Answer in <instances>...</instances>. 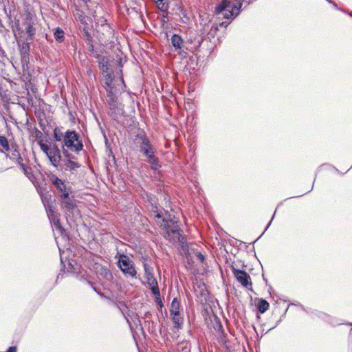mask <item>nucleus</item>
I'll return each mask as SVG.
<instances>
[{
  "mask_svg": "<svg viewBox=\"0 0 352 352\" xmlns=\"http://www.w3.org/2000/svg\"><path fill=\"white\" fill-rule=\"evenodd\" d=\"M153 212L155 223L165 230V237L173 242L179 243L182 247L184 248L186 241L182 234L177 219L175 216L172 217L171 214L165 210H163V212L157 210H153Z\"/></svg>",
  "mask_w": 352,
  "mask_h": 352,
  "instance_id": "obj_1",
  "label": "nucleus"
},
{
  "mask_svg": "<svg viewBox=\"0 0 352 352\" xmlns=\"http://www.w3.org/2000/svg\"><path fill=\"white\" fill-rule=\"evenodd\" d=\"M54 138L56 142L61 143V151L63 149L68 153H79L83 149L84 145L80 135L74 130L68 129L63 132L61 128L56 127L53 131Z\"/></svg>",
  "mask_w": 352,
  "mask_h": 352,
  "instance_id": "obj_2",
  "label": "nucleus"
},
{
  "mask_svg": "<svg viewBox=\"0 0 352 352\" xmlns=\"http://www.w3.org/2000/svg\"><path fill=\"white\" fill-rule=\"evenodd\" d=\"M91 270V268L87 267V265H85V267L82 265H62V268L60 270L56 277V283L59 279H62L64 275L75 277L80 281L89 285L94 292L103 297L104 294L101 293L97 287L94 286V283L91 280V276L90 274Z\"/></svg>",
  "mask_w": 352,
  "mask_h": 352,
  "instance_id": "obj_3",
  "label": "nucleus"
},
{
  "mask_svg": "<svg viewBox=\"0 0 352 352\" xmlns=\"http://www.w3.org/2000/svg\"><path fill=\"white\" fill-rule=\"evenodd\" d=\"M243 3L240 1H235L231 3L230 0H221L214 10V14L219 19H230V22L238 16L241 12Z\"/></svg>",
  "mask_w": 352,
  "mask_h": 352,
  "instance_id": "obj_4",
  "label": "nucleus"
},
{
  "mask_svg": "<svg viewBox=\"0 0 352 352\" xmlns=\"http://www.w3.org/2000/svg\"><path fill=\"white\" fill-rule=\"evenodd\" d=\"M146 157V162L150 164L153 170H157L161 167L159 158L155 155V150L153 145L141 151L140 152Z\"/></svg>",
  "mask_w": 352,
  "mask_h": 352,
  "instance_id": "obj_5",
  "label": "nucleus"
},
{
  "mask_svg": "<svg viewBox=\"0 0 352 352\" xmlns=\"http://www.w3.org/2000/svg\"><path fill=\"white\" fill-rule=\"evenodd\" d=\"M63 157L61 162L63 163L62 169L65 170L75 171L77 168L80 167V164L75 160L76 157L71 153H68L66 150L63 149Z\"/></svg>",
  "mask_w": 352,
  "mask_h": 352,
  "instance_id": "obj_6",
  "label": "nucleus"
},
{
  "mask_svg": "<svg viewBox=\"0 0 352 352\" xmlns=\"http://www.w3.org/2000/svg\"><path fill=\"white\" fill-rule=\"evenodd\" d=\"M35 21L36 19L34 15L30 12H28L25 14L23 25L25 26V34L28 35V41L32 40L36 34V28L34 27Z\"/></svg>",
  "mask_w": 352,
  "mask_h": 352,
  "instance_id": "obj_7",
  "label": "nucleus"
},
{
  "mask_svg": "<svg viewBox=\"0 0 352 352\" xmlns=\"http://www.w3.org/2000/svg\"><path fill=\"white\" fill-rule=\"evenodd\" d=\"M51 164L58 168L62 160L63 159L61 148H59L57 145L54 144L47 155Z\"/></svg>",
  "mask_w": 352,
  "mask_h": 352,
  "instance_id": "obj_8",
  "label": "nucleus"
},
{
  "mask_svg": "<svg viewBox=\"0 0 352 352\" xmlns=\"http://www.w3.org/2000/svg\"><path fill=\"white\" fill-rule=\"evenodd\" d=\"M146 274V278L147 280V283L149 285V289L151 291V293L155 296L159 297L160 295V292L158 287V284L156 278L154 277L153 274L149 272V265H144Z\"/></svg>",
  "mask_w": 352,
  "mask_h": 352,
  "instance_id": "obj_9",
  "label": "nucleus"
},
{
  "mask_svg": "<svg viewBox=\"0 0 352 352\" xmlns=\"http://www.w3.org/2000/svg\"><path fill=\"white\" fill-rule=\"evenodd\" d=\"M134 144L140 153L141 151L152 145L151 141L144 131L140 132L135 135Z\"/></svg>",
  "mask_w": 352,
  "mask_h": 352,
  "instance_id": "obj_10",
  "label": "nucleus"
},
{
  "mask_svg": "<svg viewBox=\"0 0 352 352\" xmlns=\"http://www.w3.org/2000/svg\"><path fill=\"white\" fill-rule=\"evenodd\" d=\"M230 266L232 267L236 278L243 287H248V285H252V283L250 282V277L245 271L236 269L234 265Z\"/></svg>",
  "mask_w": 352,
  "mask_h": 352,
  "instance_id": "obj_11",
  "label": "nucleus"
},
{
  "mask_svg": "<svg viewBox=\"0 0 352 352\" xmlns=\"http://www.w3.org/2000/svg\"><path fill=\"white\" fill-rule=\"evenodd\" d=\"M100 23H97V30L101 32L106 38H109L113 34V30L106 19H100Z\"/></svg>",
  "mask_w": 352,
  "mask_h": 352,
  "instance_id": "obj_12",
  "label": "nucleus"
},
{
  "mask_svg": "<svg viewBox=\"0 0 352 352\" xmlns=\"http://www.w3.org/2000/svg\"><path fill=\"white\" fill-rule=\"evenodd\" d=\"M92 266L95 270H97V274L99 278H104L109 281L113 278L112 273L107 265H98V267H95V265Z\"/></svg>",
  "mask_w": 352,
  "mask_h": 352,
  "instance_id": "obj_13",
  "label": "nucleus"
},
{
  "mask_svg": "<svg viewBox=\"0 0 352 352\" xmlns=\"http://www.w3.org/2000/svg\"><path fill=\"white\" fill-rule=\"evenodd\" d=\"M50 181L60 193L71 188L70 186H67L63 180L60 179L56 175H52Z\"/></svg>",
  "mask_w": 352,
  "mask_h": 352,
  "instance_id": "obj_14",
  "label": "nucleus"
},
{
  "mask_svg": "<svg viewBox=\"0 0 352 352\" xmlns=\"http://www.w3.org/2000/svg\"><path fill=\"white\" fill-rule=\"evenodd\" d=\"M126 277L136 278L137 272L134 265H118Z\"/></svg>",
  "mask_w": 352,
  "mask_h": 352,
  "instance_id": "obj_15",
  "label": "nucleus"
},
{
  "mask_svg": "<svg viewBox=\"0 0 352 352\" xmlns=\"http://www.w3.org/2000/svg\"><path fill=\"white\" fill-rule=\"evenodd\" d=\"M62 208L69 212H73L74 210L76 208V200L74 197H71L63 201L60 202Z\"/></svg>",
  "mask_w": 352,
  "mask_h": 352,
  "instance_id": "obj_16",
  "label": "nucleus"
},
{
  "mask_svg": "<svg viewBox=\"0 0 352 352\" xmlns=\"http://www.w3.org/2000/svg\"><path fill=\"white\" fill-rule=\"evenodd\" d=\"M110 108V116L116 119L122 113V109L119 107L118 102L108 103Z\"/></svg>",
  "mask_w": 352,
  "mask_h": 352,
  "instance_id": "obj_17",
  "label": "nucleus"
},
{
  "mask_svg": "<svg viewBox=\"0 0 352 352\" xmlns=\"http://www.w3.org/2000/svg\"><path fill=\"white\" fill-rule=\"evenodd\" d=\"M170 40L172 45L175 47V50H182L184 40L181 36L177 34H174Z\"/></svg>",
  "mask_w": 352,
  "mask_h": 352,
  "instance_id": "obj_18",
  "label": "nucleus"
},
{
  "mask_svg": "<svg viewBox=\"0 0 352 352\" xmlns=\"http://www.w3.org/2000/svg\"><path fill=\"white\" fill-rule=\"evenodd\" d=\"M10 149H12L11 155L6 154V157H9L12 160H16L17 163H20V162H22L23 159L21 156L19 151L17 149V146L16 145H12Z\"/></svg>",
  "mask_w": 352,
  "mask_h": 352,
  "instance_id": "obj_19",
  "label": "nucleus"
},
{
  "mask_svg": "<svg viewBox=\"0 0 352 352\" xmlns=\"http://www.w3.org/2000/svg\"><path fill=\"white\" fill-rule=\"evenodd\" d=\"M168 0H162V1H155L158 9L162 12V17H166L168 16V10L169 8Z\"/></svg>",
  "mask_w": 352,
  "mask_h": 352,
  "instance_id": "obj_20",
  "label": "nucleus"
},
{
  "mask_svg": "<svg viewBox=\"0 0 352 352\" xmlns=\"http://www.w3.org/2000/svg\"><path fill=\"white\" fill-rule=\"evenodd\" d=\"M113 305L118 309L119 312L129 322V320L126 316V311L129 310V308L126 304L124 302H113Z\"/></svg>",
  "mask_w": 352,
  "mask_h": 352,
  "instance_id": "obj_21",
  "label": "nucleus"
},
{
  "mask_svg": "<svg viewBox=\"0 0 352 352\" xmlns=\"http://www.w3.org/2000/svg\"><path fill=\"white\" fill-rule=\"evenodd\" d=\"M170 315L172 316L173 322L175 324L174 328L177 330L182 329L184 319H183V318L181 317L180 312L176 313V314H172Z\"/></svg>",
  "mask_w": 352,
  "mask_h": 352,
  "instance_id": "obj_22",
  "label": "nucleus"
},
{
  "mask_svg": "<svg viewBox=\"0 0 352 352\" xmlns=\"http://www.w3.org/2000/svg\"><path fill=\"white\" fill-rule=\"evenodd\" d=\"M256 307L259 313L264 314L269 309L270 304L266 300L260 298L256 304Z\"/></svg>",
  "mask_w": 352,
  "mask_h": 352,
  "instance_id": "obj_23",
  "label": "nucleus"
},
{
  "mask_svg": "<svg viewBox=\"0 0 352 352\" xmlns=\"http://www.w3.org/2000/svg\"><path fill=\"white\" fill-rule=\"evenodd\" d=\"M10 150L8 139L4 135H0V152L7 153Z\"/></svg>",
  "mask_w": 352,
  "mask_h": 352,
  "instance_id": "obj_24",
  "label": "nucleus"
},
{
  "mask_svg": "<svg viewBox=\"0 0 352 352\" xmlns=\"http://www.w3.org/2000/svg\"><path fill=\"white\" fill-rule=\"evenodd\" d=\"M218 331H219V336H218V341L219 344H221L222 346H226L227 344V334L223 331V327L221 324L220 323L218 326Z\"/></svg>",
  "mask_w": 352,
  "mask_h": 352,
  "instance_id": "obj_25",
  "label": "nucleus"
},
{
  "mask_svg": "<svg viewBox=\"0 0 352 352\" xmlns=\"http://www.w3.org/2000/svg\"><path fill=\"white\" fill-rule=\"evenodd\" d=\"M54 36L58 43H62L65 40V32L60 27L54 30Z\"/></svg>",
  "mask_w": 352,
  "mask_h": 352,
  "instance_id": "obj_26",
  "label": "nucleus"
},
{
  "mask_svg": "<svg viewBox=\"0 0 352 352\" xmlns=\"http://www.w3.org/2000/svg\"><path fill=\"white\" fill-rule=\"evenodd\" d=\"M43 203L49 219L56 216V213L50 204L47 203L45 199H43Z\"/></svg>",
  "mask_w": 352,
  "mask_h": 352,
  "instance_id": "obj_27",
  "label": "nucleus"
},
{
  "mask_svg": "<svg viewBox=\"0 0 352 352\" xmlns=\"http://www.w3.org/2000/svg\"><path fill=\"white\" fill-rule=\"evenodd\" d=\"M180 302L177 298H174L170 305V314L179 313Z\"/></svg>",
  "mask_w": 352,
  "mask_h": 352,
  "instance_id": "obj_28",
  "label": "nucleus"
},
{
  "mask_svg": "<svg viewBox=\"0 0 352 352\" xmlns=\"http://www.w3.org/2000/svg\"><path fill=\"white\" fill-rule=\"evenodd\" d=\"M98 66L103 74H107L109 69V63L108 58H107L104 60V61L99 63Z\"/></svg>",
  "mask_w": 352,
  "mask_h": 352,
  "instance_id": "obj_29",
  "label": "nucleus"
},
{
  "mask_svg": "<svg viewBox=\"0 0 352 352\" xmlns=\"http://www.w3.org/2000/svg\"><path fill=\"white\" fill-rule=\"evenodd\" d=\"M194 256H192V263H195V261H199L201 263H204L205 261V256L200 252H194Z\"/></svg>",
  "mask_w": 352,
  "mask_h": 352,
  "instance_id": "obj_30",
  "label": "nucleus"
},
{
  "mask_svg": "<svg viewBox=\"0 0 352 352\" xmlns=\"http://www.w3.org/2000/svg\"><path fill=\"white\" fill-rule=\"evenodd\" d=\"M50 221L52 225L54 226L56 230H62L63 228L60 226V219L57 215L50 218Z\"/></svg>",
  "mask_w": 352,
  "mask_h": 352,
  "instance_id": "obj_31",
  "label": "nucleus"
},
{
  "mask_svg": "<svg viewBox=\"0 0 352 352\" xmlns=\"http://www.w3.org/2000/svg\"><path fill=\"white\" fill-rule=\"evenodd\" d=\"M130 258L124 254H119L118 260L116 264H129Z\"/></svg>",
  "mask_w": 352,
  "mask_h": 352,
  "instance_id": "obj_32",
  "label": "nucleus"
},
{
  "mask_svg": "<svg viewBox=\"0 0 352 352\" xmlns=\"http://www.w3.org/2000/svg\"><path fill=\"white\" fill-rule=\"evenodd\" d=\"M41 151L47 155L52 146H49L47 144L44 143L42 140L38 141Z\"/></svg>",
  "mask_w": 352,
  "mask_h": 352,
  "instance_id": "obj_33",
  "label": "nucleus"
},
{
  "mask_svg": "<svg viewBox=\"0 0 352 352\" xmlns=\"http://www.w3.org/2000/svg\"><path fill=\"white\" fill-rule=\"evenodd\" d=\"M230 23V21H223V22H221L219 25L217 23H214L212 25L210 30L214 31V33H216V32L218 30L219 26L226 28Z\"/></svg>",
  "mask_w": 352,
  "mask_h": 352,
  "instance_id": "obj_34",
  "label": "nucleus"
},
{
  "mask_svg": "<svg viewBox=\"0 0 352 352\" xmlns=\"http://www.w3.org/2000/svg\"><path fill=\"white\" fill-rule=\"evenodd\" d=\"M107 103L117 102V96L114 91L107 93Z\"/></svg>",
  "mask_w": 352,
  "mask_h": 352,
  "instance_id": "obj_35",
  "label": "nucleus"
},
{
  "mask_svg": "<svg viewBox=\"0 0 352 352\" xmlns=\"http://www.w3.org/2000/svg\"><path fill=\"white\" fill-rule=\"evenodd\" d=\"M71 192H72L71 191V188H68L65 191L61 192H60V202L63 201V200H66L67 199L71 198L69 197V194H70Z\"/></svg>",
  "mask_w": 352,
  "mask_h": 352,
  "instance_id": "obj_36",
  "label": "nucleus"
},
{
  "mask_svg": "<svg viewBox=\"0 0 352 352\" xmlns=\"http://www.w3.org/2000/svg\"><path fill=\"white\" fill-rule=\"evenodd\" d=\"M30 46L29 44H27V50H24L25 47H23V50L21 51V56H22V61L25 60L26 61V59L28 58V51L29 50Z\"/></svg>",
  "mask_w": 352,
  "mask_h": 352,
  "instance_id": "obj_37",
  "label": "nucleus"
},
{
  "mask_svg": "<svg viewBox=\"0 0 352 352\" xmlns=\"http://www.w3.org/2000/svg\"><path fill=\"white\" fill-rule=\"evenodd\" d=\"M94 57L97 59L98 63L104 61V60L107 58L106 56H104L98 53L94 54Z\"/></svg>",
  "mask_w": 352,
  "mask_h": 352,
  "instance_id": "obj_38",
  "label": "nucleus"
},
{
  "mask_svg": "<svg viewBox=\"0 0 352 352\" xmlns=\"http://www.w3.org/2000/svg\"><path fill=\"white\" fill-rule=\"evenodd\" d=\"M105 89L107 93L113 91L114 88L111 86V84L109 82L105 81Z\"/></svg>",
  "mask_w": 352,
  "mask_h": 352,
  "instance_id": "obj_39",
  "label": "nucleus"
},
{
  "mask_svg": "<svg viewBox=\"0 0 352 352\" xmlns=\"http://www.w3.org/2000/svg\"><path fill=\"white\" fill-rule=\"evenodd\" d=\"M88 51L90 53V56H92L94 57V54H96L98 53V51L95 49L94 46L89 47Z\"/></svg>",
  "mask_w": 352,
  "mask_h": 352,
  "instance_id": "obj_40",
  "label": "nucleus"
},
{
  "mask_svg": "<svg viewBox=\"0 0 352 352\" xmlns=\"http://www.w3.org/2000/svg\"><path fill=\"white\" fill-rule=\"evenodd\" d=\"M87 45L88 47H91V46H94L91 36L89 34H87Z\"/></svg>",
  "mask_w": 352,
  "mask_h": 352,
  "instance_id": "obj_41",
  "label": "nucleus"
},
{
  "mask_svg": "<svg viewBox=\"0 0 352 352\" xmlns=\"http://www.w3.org/2000/svg\"><path fill=\"white\" fill-rule=\"evenodd\" d=\"M19 164L20 168L23 170L25 175L28 176V171L26 170L25 166L24 164L22 163V162H20V163H18Z\"/></svg>",
  "mask_w": 352,
  "mask_h": 352,
  "instance_id": "obj_42",
  "label": "nucleus"
},
{
  "mask_svg": "<svg viewBox=\"0 0 352 352\" xmlns=\"http://www.w3.org/2000/svg\"><path fill=\"white\" fill-rule=\"evenodd\" d=\"M105 74V77H106V81L109 82L111 83V80H112L111 74L107 72V74Z\"/></svg>",
  "mask_w": 352,
  "mask_h": 352,
  "instance_id": "obj_43",
  "label": "nucleus"
},
{
  "mask_svg": "<svg viewBox=\"0 0 352 352\" xmlns=\"http://www.w3.org/2000/svg\"><path fill=\"white\" fill-rule=\"evenodd\" d=\"M225 257H226L225 264H226V265L230 264L226 254L225 255ZM234 263H235V261H231V264H234Z\"/></svg>",
  "mask_w": 352,
  "mask_h": 352,
  "instance_id": "obj_44",
  "label": "nucleus"
},
{
  "mask_svg": "<svg viewBox=\"0 0 352 352\" xmlns=\"http://www.w3.org/2000/svg\"><path fill=\"white\" fill-rule=\"evenodd\" d=\"M275 213H276V211L274 212V215L272 216V217L271 220L270 221V222H269V223H268V224L267 225V226H266V228H265V230H267V229L270 227V224H271V223H272V220H273V219H274V217Z\"/></svg>",
  "mask_w": 352,
  "mask_h": 352,
  "instance_id": "obj_45",
  "label": "nucleus"
},
{
  "mask_svg": "<svg viewBox=\"0 0 352 352\" xmlns=\"http://www.w3.org/2000/svg\"><path fill=\"white\" fill-rule=\"evenodd\" d=\"M36 135L37 138H38V137H42L43 134H42V133L40 131L36 130Z\"/></svg>",
  "mask_w": 352,
  "mask_h": 352,
  "instance_id": "obj_46",
  "label": "nucleus"
},
{
  "mask_svg": "<svg viewBox=\"0 0 352 352\" xmlns=\"http://www.w3.org/2000/svg\"><path fill=\"white\" fill-rule=\"evenodd\" d=\"M155 298H156V299H157V302L158 304H160V306H162L163 305H162V300H161V299H160V296L159 297H155Z\"/></svg>",
  "mask_w": 352,
  "mask_h": 352,
  "instance_id": "obj_47",
  "label": "nucleus"
},
{
  "mask_svg": "<svg viewBox=\"0 0 352 352\" xmlns=\"http://www.w3.org/2000/svg\"><path fill=\"white\" fill-rule=\"evenodd\" d=\"M280 321H281V319H279V320L276 322V325H275L274 327H272L270 329H272L275 328L277 325H278V324H279V323L280 322Z\"/></svg>",
  "mask_w": 352,
  "mask_h": 352,
  "instance_id": "obj_48",
  "label": "nucleus"
},
{
  "mask_svg": "<svg viewBox=\"0 0 352 352\" xmlns=\"http://www.w3.org/2000/svg\"><path fill=\"white\" fill-rule=\"evenodd\" d=\"M334 8H337L338 9V6L336 3H335L333 1V3H331Z\"/></svg>",
  "mask_w": 352,
  "mask_h": 352,
  "instance_id": "obj_49",
  "label": "nucleus"
},
{
  "mask_svg": "<svg viewBox=\"0 0 352 352\" xmlns=\"http://www.w3.org/2000/svg\"><path fill=\"white\" fill-rule=\"evenodd\" d=\"M47 1L54 3L56 2V0H47Z\"/></svg>",
  "mask_w": 352,
  "mask_h": 352,
  "instance_id": "obj_50",
  "label": "nucleus"
},
{
  "mask_svg": "<svg viewBox=\"0 0 352 352\" xmlns=\"http://www.w3.org/2000/svg\"><path fill=\"white\" fill-rule=\"evenodd\" d=\"M328 3H333V1L332 0H326Z\"/></svg>",
  "mask_w": 352,
  "mask_h": 352,
  "instance_id": "obj_51",
  "label": "nucleus"
},
{
  "mask_svg": "<svg viewBox=\"0 0 352 352\" xmlns=\"http://www.w3.org/2000/svg\"><path fill=\"white\" fill-rule=\"evenodd\" d=\"M0 28H3V24H2V22H1V19H0Z\"/></svg>",
  "mask_w": 352,
  "mask_h": 352,
  "instance_id": "obj_52",
  "label": "nucleus"
},
{
  "mask_svg": "<svg viewBox=\"0 0 352 352\" xmlns=\"http://www.w3.org/2000/svg\"><path fill=\"white\" fill-rule=\"evenodd\" d=\"M224 251L226 252V254H228V250L226 249H225Z\"/></svg>",
  "mask_w": 352,
  "mask_h": 352,
  "instance_id": "obj_53",
  "label": "nucleus"
},
{
  "mask_svg": "<svg viewBox=\"0 0 352 352\" xmlns=\"http://www.w3.org/2000/svg\"><path fill=\"white\" fill-rule=\"evenodd\" d=\"M264 232H265V230H263V232H262V233L261 234V236H263V235L264 234Z\"/></svg>",
  "mask_w": 352,
  "mask_h": 352,
  "instance_id": "obj_54",
  "label": "nucleus"
},
{
  "mask_svg": "<svg viewBox=\"0 0 352 352\" xmlns=\"http://www.w3.org/2000/svg\"><path fill=\"white\" fill-rule=\"evenodd\" d=\"M264 232H265V230H263V232H262V233L261 234V236H263V235L264 234Z\"/></svg>",
  "mask_w": 352,
  "mask_h": 352,
  "instance_id": "obj_55",
  "label": "nucleus"
},
{
  "mask_svg": "<svg viewBox=\"0 0 352 352\" xmlns=\"http://www.w3.org/2000/svg\"><path fill=\"white\" fill-rule=\"evenodd\" d=\"M264 232H265V230H263V232H262V233L261 234V236H263V235L264 234Z\"/></svg>",
  "mask_w": 352,
  "mask_h": 352,
  "instance_id": "obj_56",
  "label": "nucleus"
},
{
  "mask_svg": "<svg viewBox=\"0 0 352 352\" xmlns=\"http://www.w3.org/2000/svg\"><path fill=\"white\" fill-rule=\"evenodd\" d=\"M264 232H265V230H263V232H262V233L261 234V236H263V235L264 234Z\"/></svg>",
  "mask_w": 352,
  "mask_h": 352,
  "instance_id": "obj_57",
  "label": "nucleus"
},
{
  "mask_svg": "<svg viewBox=\"0 0 352 352\" xmlns=\"http://www.w3.org/2000/svg\"><path fill=\"white\" fill-rule=\"evenodd\" d=\"M300 307L303 309V310L306 311V309L304 308L303 305H300Z\"/></svg>",
  "mask_w": 352,
  "mask_h": 352,
  "instance_id": "obj_58",
  "label": "nucleus"
},
{
  "mask_svg": "<svg viewBox=\"0 0 352 352\" xmlns=\"http://www.w3.org/2000/svg\"><path fill=\"white\" fill-rule=\"evenodd\" d=\"M219 269H220L221 270H222V269H221V265H219Z\"/></svg>",
  "mask_w": 352,
  "mask_h": 352,
  "instance_id": "obj_59",
  "label": "nucleus"
},
{
  "mask_svg": "<svg viewBox=\"0 0 352 352\" xmlns=\"http://www.w3.org/2000/svg\"><path fill=\"white\" fill-rule=\"evenodd\" d=\"M321 315H322V316H325V314H320V317H321V316H322Z\"/></svg>",
  "mask_w": 352,
  "mask_h": 352,
  "instance_id": "obj_60",
  "label": "nucleus"
},
{
  "mask_svg": "<svg viewBox=\"0 0 352 352\" xmlns=\"http://www.w3.org/2000/svg\"><path fill=\"white\" fill-rule=\"evenodd\" d=\"M104 138H105L106 141L107 140L106 138V135L104 134Z\"/></svg>",
  "mask_w": 352,
  "mask_h": 352,
  "instance_id": "obj_61",
  "label": "nucleus"
},
{
  "mask_svg": "<svg viewBox=\"0 0 352 352\" xmlns=\"http://www.w3.org/2000/svg\"><path fill=\"white\" fill-rule=\"evenodd\" d=\"M260 267H261V269L263 270V265H261Z\"/></svg>",
  "mask_w": 352,
  "mask_h": 352,
  "instance_id": "obj_62",
  "label": "nucleus"
},
{
  "mask_svg": "<svg viewBox=\"0 0 352 352\" xmlns=\"http://www.w3.org/2000/svg\"><path fill=\"white\" fill-rule=\"evenodd\" d=\"M311 190V189L310 190L307 191V193L310 192Z\"/></svg>",
  "mask_w": 352,
  "mask_h": 352,
  "instance_id": "obj_63",
  "label": "nucleus"
},
{
  "mask_svg": "<svg viewBox=\"0 0 352 352\" xmlns=\"http://www.w3.org/2000/svg\"><path fill=\"white\" fill-rule=\"evenodd\" d=\"M349 15H350L351 16H352V13H349Z\"/></svg>",
  "mask_w": 352,
  "mask_h": 352,
  "instance_id": "obj_64",
  "label": "nucleus"
}]
</instances>
